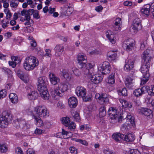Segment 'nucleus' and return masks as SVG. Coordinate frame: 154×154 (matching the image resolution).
<instances>
[{
  "instance_id": "nucleus-1",
  "label": "nucleus",
  "mask_w": 154,
  "mask_h": 154,
  "mask_svg": "<svg viewBox=\"0 0 154 154\" xmlns=\"http://www.w3.org/2000/svg\"><path fill=\"white\" fill-rule=\"evenodd\" d=\"M87 58L85 55L82 53L78 54L77 56L78 67L82 69V72L90 79L91 82L98 84L102 80V78L97 75H94L92 65L90 63H87Z\"/></svg>"
},
{
  "instance_id": "nucleus-2",
  "label": "nucleus",
  "mask_w": 154,
  "mask_h": 154,
  "mask_svg": "<svg viewBox=\"0 0 154 154\" xmlns=\"http://www.w3.org/2000/svg\"><path fill=\"white\" fill-rule=\"evenodd\" d=\"M39 64V62L36 58L32 56L26 58L23 63V67L26 70H31Z\"/></svg>"
},
{
  "instance_id": "nucleus-3",
  "label": "nucleus",
  "mask_w": 154,
  "mask_h": 154,
  "mask_svg": "<svg viewBox=\"0 0 154 154\" xmlns=\"http://www.w3.org/2000/svg\"><path fill=\"white\" fill-rule=\"evenodd\" d=\"M13 119L12 115L7 111L3 112L2 115H0V127L5 128L10 123Z\"/></svg>"
},
{
  "instance_id": "nucleus-4",
  "label": "nucleus",
  "mask_w": 154,
  "mask_h": 154,
  "mask_svg": "<svg viewBox=\"0 0 154 154\" xmlns=\"http://www.w3.org/2000/svg\"><path fill=\"white\" fill-rule=\"evenodd\" d=\"M34 12L33 9H30L28 10L23 9L21 11V15L22 16H25L24 18L21 17L20 18V21L24 22L26 21L24 23L25 25H30L32 22H33L32 20L31 19L30 16L32 15Z\"/></svg>"
},
{
  "instance_id": "nucleus-5",
  "label": "nucleus",
  "mask_w": 154,
  "mask_h": 154,
  "mask_svg": "<svg viewBox=\"0 0 154 154\" xmlns=\"http://www.w3.org/2000/svg\"><path fill=\"white\" fill-rule=\"evenodd\" d=\"M67 90V86L64 83H60L58 85L57 87L52 90L51 91L52 95L54 97L56 96L62 97L63 93Z\"/></svg>"
},
{
  "instance_id": "nucleus-6",
  "label": "nucleus",
  "mask_w": 154,
  "mask_h": 154,
  "mask_svg": "<svg viewBox=\"0 0 154 154\" xmlns=\"http://www.w3.org/2000/svg\"><path fill=\"white\" fill-rule=\"evenodd\" d=\"M35 114L37 116L46 118L49 116V112L47 108L44 106H37L35 108Z\"/></svg>"
},
{
  "instance_id": "nucleus-7",
  "label": "nucleus",
  "mask_w": 154,
  "mask_h": 154,
  "mask_svg": "<svg viewBox=\"0 0 154 154\" xmlns=\"http://www.w3.org/2000/svg\"><path fill=\"white\" fill-rule=\"evenodd\" d=\"M153 51L150 48L147 49L143 53L142 56V60L144 63L151 64V60L153 59Z\"/></svg>"
},
{
  "instance_id": "nucleus-8",
  "label": "nucleus",
  "mask_w": 154,
  "mask_h": 154,
  "mask_svg": "<svg viewBox=\"0 0 154 154\" xmlns=\"http://www.w3.org/2000/svg\"><path fill=\"white\" fill-rule=\"evenodd\" d=\"M96 99L98 100L100 103L102 104H108L109 103V99L107 95L106 94H100L97 93L95 96Z\"/></svg>"
},
{
  "instance_id": "nucleus-9",
  "label": "nucleus",
  "mask_w": 154,
  "mask_h": 154,
  "mask_svg": "<svg viewBox=\"0 0 154 154\" xmlns=\"http://www.w3.org/2000/svg\"><path fill=\"white\" fill-rule=\"evenodd\" d=\"M98 71L103 74L109 73L110 72V68L109 63L105 62L102 64L100 65L98 68Z\"/></svg>"
},
{
  "instance_id": "nucleus-10",
  "label": "nucleus",
  "mask_w": 154,
  "mask_h": 154,
  "mask_svg": "<svg viewBox=\"0 0 154 154\" xmlns=\"http://www.w3.org/2000/svg\"><path fill=\"white\" fill-rule=\"evenodd\" d=\"M134 40L132 39H129L125 41L123 45V48L127 51L131 50L134 48Z\"/></svg>"
},
{
  "instance_id": "nucleus-11",
  "label": "nucleus",
  "mask_w": 154,
  "mask_h": 154,
  "mask_svg": "<svg viewBox=\"0 0 154 154\" xmlns=\"http://www.w3.org/2000/svg\"><path fill=\"white\" fill-rule=\"evenodd\" d=\"M38 89L42 88L46 89V84L47 82V78L46 77L41 76L39 77L38 78Z\"/></svg>"
},
{
  "instance_id": "nucleus-12",
  "label": "nucleus",
  "mask_w": 154,
  "mask_h": 154,
  "mask_svg": "<svg viewBox=\"0 0 154 154\" xmlns=\"http://www.w3.org/2000/svg\"><path fill=\"white\" fill-rule=\"evenodd\" d=\"M75 93L79 97L82 98L86 94V90L82 86H78L76 89Z\"/></svg>"
},
{
  "instance_id": "nucleus-13",
  "label": "nucleus",
  "mask_w": 154,
  "mask_h": 154,
  "mask_svg": "<svg viewBox=\"0 0 154 154\" xmlns=\"http://www.w3.org/2000/svg\"><path fill=\"white\" fill-rule=\"evenodd\" d=\"M141 20L139 18H136L134 19L132 26V29L135 30L134 32L141 29Z\"/></svg>"
},
{
  "instance_id": "nucleus-14",
  "label": "nucleus",
  "mask_w": 154,
  "mask_h": 154,
  "mask_svg": "<svg viewBox=\"0 0 154 154\" xmlns=\"http://www.w3.org/2000/svg\"><path fill=\"white\" fill-rule=\"evenodd\" d=\"M40 93V94L43 99L45 100H48L50 97V95L47 91V89L46 87V89L44 88L38 89Z\"/></svg>"
},
{
  "instance_id": "nucleus-15",
  "label": "nucleus",
  "mask_w": 154,
  "mask_h": 154,
  "mask_svg": "<svg viewBox=\"0 0 154 154\" xmlns=\"http://www.w3.org/2000/svg\"><path fill=\"white\" fill-rule=\"evenodd\" d=\"M49 77L51 83L54 85H57L60 82V79L53 73H50Z\"/></svg>"
},
{
  "instance_id": "nucleus-16",
  "label": "nucleus",
  "mask_w": 154,
  "mask_h": 154,
  "mask_svg": "<svg viewBox=\"0 0 154 154\" xmlns=\"http://www.w3.org/2000/svg\"><path fill=\"white\" fill-rule=\"evenodd\" d=\"M54 50L56 56H60L64 50V47L61 45H57L55 47Z\"/></svg>"
},
{
  "instance_id": "nucleus-17",
  "label": "nucleus",
  "mask_w": 154,
  "mask_h": 154,
  "mask_svg": "<svg viewBox=\"0 0 154 154\" xmlns=\"http://www.w3.org/2000/svg\"><path fill=\"white\" fill-rule=\"evenodd\" d=\"M107 37L112 44H115L116 42L115 35L111 31L109 30L106 32Z\"/></svg>"
},
{
  "instance_id": "nucleus-18",
  "label": "nucleus",
  "mask_w": 154,
  "mask_h": 154,
  "mask_svg": "<svg viewBox=\"0 0 154 154\" xmlns=\"http://www.w3.org/2000/svg\"><path fill=\"white\" fill-rule=\"evenodd\" d=\"M134 63V61L131 60H128V61H126L124 67V70L126 71H129L133 68Z\"/></svg>"
},
{
  "instance_id": "nucleus-19",
  "label": "nucleus",
  "mask_w": 154,
  "mask_h": 154,
  "mask_svg": "<svg viewBox=\"0 0 154 154\" xmlns=\"http://www.w3.org/2000/svg\"><path fill=\"white\" fill-rule=\"evenodd\" d=\"M77 99L74 97H71L68 100L69 106L72 108L76 107L77 105Z\"/></svg>"
},
{
  "instance_id": "nucleus-20",
  "label": "nucleus",
  "mask_w": 154,
  "mask_h": 154,
  "mask_svg": "<svg viewBox=\"0 0 154 154\" xmlns=\"http://www.w3.org/2000/svg\"><path fill=\"white\" fill-rule=\"evenodd\" d=\"M113 139L116 141L121 143L122 140H123L124 134L120 133H116L113 134L112 135Z\"/></svg>"
},
{
  "instance_id": "nucleus-21",
  "label": "nucleus",
  "mask_w": 154,
  "mask_h": 154,
  "mask_svg": "<svg viewBox=\"0 0 154 154\" xmlns=\"http://www.w3.org/2000/svg\"><path fill=\"white\" fill-rule=\"evenodd\" d=\"M142 113L145 116L149 117V118H151L153 116L152 111L150 109L147 108H143L141 110Z\"/></svg>"
},
{
  "instance_id": "nucleus-22",
  "label": "nucleus",
  "mask_w": 154,
  "mask_h": 154,
  "mask_svg": "<svg viewBox=\"0 0 154 154\" xmlns=\"http://www.w3.org/2000/svg\"><path fill=\"white\" fill-rule=\"evenodd\" d=\"M123 140L127 142H132L135 139V136L133 133H129L126 135L124 134Z\"/></svg>"
},
{
  "instance_id": "nucleus-23",
  "label": "nucleus",
  "mask_w": 154,
  "mask_h": 154,
  "mask_svg": "<svg viewBox=\"0 0 154 154\" xmlns=\"http://www.w3.org/2000/svg\"><path fill=\"white\" fill-rule=\"evenodd\" d=\"M149 64V65H148L147 64L143 63V64L142 65L140 70L141 72L143 74V75H145L147 73L149 74V69L151 65L150 64Z\"/></svg>"
},
{
  "instance_id": "nucleus-24",
  "label": "nucleus",
  "mask_w": 154,
  "mask_h": 154,
  "mask_svg": "<svg viewBox=\"0 0 154 154\" xmlns=\"http://www.w3.org/2000/svg\"><path fill=\"white\" fill-rule=\"evenodd\" d=\"M108 112L110 118H112L113 116H118L117 115V112L116 108L113 107H111L109 108Z\"/></svg>"
},
{
  "instance_id": "nucleus-25",
  "label": "nucleus",
  "mask_w": 154,
  "mask_h": 154,
  "mask_svg": "<svg viewBox=\"0 0 154 154\" xmlns=\"http://www.w3.org/2000/svg\"><path fill=\"white\" fill-rule=\"evenodd\" d=\"M144 87H143L141 88H138L134 90L133 92V94L136 97H138L141 96L143 94L145 93L144 90Z\"/></svg>"
},
{
  "instance_id": "nucleus-26",
  "label": "nucleus",
  "mask_w": 154,
  "mask_h": 154,
  "mask_svg": "<svg viewBox=\"0 0 154 154\" xmlns=\"http://www.w3.org/2000/svg\"><path fill=\"white\" fill-rule=\"evenodd\" d=\"M30 127L29 124L26 123V121L23 119H20V128L25 129H28Z\"/></svg>"
},
{
  "instance_id": "nucleus-27",
  "label": "nucleus",
  "mask_w": 154,
  "mask_h": 154,
  "mask_svg": "<svg viewBox=\"0 0 154 154\" xmlns=\"http://www.w3.org/2000/svg\"><path fill=\"white\" fill-rule=\"evenodd\" d=\"M9 97L11 102L12 103L16 104L18 102V97L16 94L11 93L9 94Z\"/></svg>"
},
{
  "instance_id": "nucleus-28",
  "label": "nucleus",
  "mask_w": 154,
  "mask_h": 154,
  "mask_svg": "<svg viewBox=\"0 0 154 154\" xmlns=\"http://www.w3.org/2000/svg\"><path fill=\"white\" fill-rule=\"evenodd\" d=\"M33 119L35 120L36 125L38 127L42 126L43 125V122L41 117L37 116L36 115H32Z\"/></svg>"
},
{
  "instance_id": "nucleus-29",
  "label": "nucleus",
  "mask_w": 154,
  "mask_h": 154,
  "mask_svg": "<svg viewBox=\"0 0 154 154\" xmlns=\"http://www.w3.org/2000/svg\"><path fill=\"white\" fill-rule=\"evenodd\" d=\"M150 8V5H146L143 7L141 9V11L142 13H143L144 14L148 16L149 14Z\"/></svg>"
},
{
  "instance_id": "nucleus-30",
  "label": "nucleus",
  "mask_w": 154,
  "mask_h": 154,
  "mask_svg": "<svg viewBox=\"0 0 154 154\" xmlns=\"http://www.w3.org/2000/svg\"><path fill=\"white\" fill-rule=\"evenodd\" d=\"M107 56L109 60H114L117 58V54L113 51H110L107 54Z\"/></svg>"
},
{
  "instance_id": "nucleus-31",
  "label": "nucleus",
  "mask_w": 154,
  "mask_h": 154,
  "mask_svg": "<svg viewBox=\"0 0 154 154\" xmlns=\"http://www.w3.org/2000/svg\"><path fill=\"white\" fill-rule=\"evenodd\" d=\"M132 81L133 79L130 77H128L126 79L125 85L129 89H131L133 86Z\"/></svg>"
},
{
  "instance_id": "nucleus-32",
  "label": "nucleus",
  "mask_w": 154,
  "mask_h": 154,
  "mask_svg": "<svg viewBox=\"0 0 154 154\" xmlns=\"http://www.w3.org/2000/svg\"><path fill=\"white\" fill-rule=\"evenodd\" d=\"M28 96L30 100H34L37 97L38 94L36 91H34L28 94Z\"/></svg>"
},
{
  "instance_id": "nucleus-33",
  "label": "nucleus",
  "mask_w": 154,
  "mask_h": 154,
  "mask_svg": "<svg viewBox=\"0 0 154 154\" xmlns=\"http://www.w3.org/2000/svg\"><path fill=\"white\" fill-rule=\"evenodd\" d=\"M122 117L121 116L119 115L118 116H113L112 118H110V122L111 123L115 124L117 122H120L122 121Z\"/></svg>"
},
{
  "instance_id": "nucleus-34",
  "label": "nucleus",
  "mask_w": 154,
  "mask_h": 154,
  "mask_svg": "<svg viewBox=\"0 0 154 154\" xmlns=\"http://www.w3.org/2000/svg\"><path fill=\"white\" fill-rule=\"evenodd\" d=\"M120 102L122 103L123 106L125 108H131L132 106L131 103L128 102L125 100L121 99L120 100Z\"/></svg>"
},
{
  "instance_id": "nucleus-35",
  "label": "nucleus",
  "mask_w": 154,
  "mask_h": 154,
  "mask_svg": "<svg viewBox=\"0 0 154 154\" xmlns=\"http://www.w3.org/2000/svg\"><path fill=\"white\" fill-rule=\"evenodd\" d=\"M107 82L110 84H113L115 82V73H112L108 78Z\"/></svg>"
},
{
  "instance_id": "nucleus-36",
  "label": "nucleus",
  "mask_w": 154,
  "mask_h": 154,
  "mask_svg": "<svg viewBox=\"0 0 154 154\" xmlns=\"http://www.w3.org/2000/svg\"><path fill=\"white\" fill-rule=\"evenodd\" d=\"M99 116L100 117H103L106 116V112L105 106H101L99 109Z\"/></svg>"
},
{
  "instance_id": "nucleus-37",
  "label": "nucleus",
  "mask_w": 154,
  "mask_h": 154,
  "mask_svg": "<svg viewBox=\"0 0 154 154\" xmlns=\"http://www.w3.org/2000/svg\"><path fill=\"white\" fill-rule=\"evenodd\" d=\"M71 113L73 118H74V121L76 122H79L81 119L79 113L76 111H72Z\"/></svg>"
},
{
  "instance_id": "nucleus-38",
  "label": "nucleus",
  "mask_w": 154,
  "mask_h": 154,
  "mask_svg": "<svg viewBox=\"0 0 154 154\" xmlns=\"http://www.w3.org/2000/svg\"><path fill=\"white\" fill-rule=\"evenodd\" d=\"M143 78L141 80V82L140 85H143L145 84L149 80V74L147 73L145 75H143Z\"/></svg>"
},
{
  "instance_id": "nucleus-39",
  "label": "nucleus",
  "mask_w": 154,
  "mask_h": 154,
  "mask_svg": "<svg viewBox=\"0 0 154 154\" xmlns=\"http://www.w3.org/2000/svg\"><path fill=\"white\" fill-rule=\"evenodd\" d=\"M17 74L18 76L22 80H23L25 82H27L26 80H25L24 79V73L23 72L20 70H18L17 72Z\"/></svg>"
},
{
  "instance_id": "nucleus-40",
  "label": "nucleus",
  "mask_w": 154,
  "mask_h": 154,
  "mask_svg": "<svg viewBox=\"0 0 154 154\" xmlns=\"http://www.w3.org/2000/svg\"><path fill=\"white\" fill-rule=\"evenodd\" d=\"M131 125L126 123L122 125L121 129L122 131H127L130 130L131 128Z\"/></svg>"
},
{
  "instance_id": "nucleus-41",
  "label": "nucleus",
  "mask_w": 154,
  "mask_h": 154,
  "mask_svg": "<svg viewBox=\"0 0 154 154\" xmlns=\"http://www.w3.org/2000/svg\"><path fill=\"white\" fill-rule=\"evenodd\" d=\"M62 73L63 76L64 78L66 79L67 80L70 79L71 77L67 70L64 69L63 70Z\"/></svg>"
},
{
  "instance_id": "nucleus-42",
  "label": "nucleus",
  "mask_w": 154,
  "mask_h": 154,
  "mask_svg": "<svg viewBox=\"0 0 154 154\" xmlns=\"http://www.w3.org/2000/svg\"><path fill=\"white\" fill-rule=\"evenodd\" d=\"M62 121L63 124L66 126H67L70 123V120L69 117H65L62 118Z\"/></svg>"
},
{
  "instance_id": "nucleus-43",
  "label": "nucleus",
  "mask_w": 154,
  "mask_h": 154,
  "mask_svg": "<svg viewBox=\"0 0 154 154\" xmlns=\"http://www.w3.org/2000/svg\"><path fill=\"white\" fill-rule=\"evenodd\" d=\"M66 127H68L69 129L71 131H74L76 127V125L72 122L70 123Z\"/></svg>"
},
{
  "instance_id": "nucleus-44",
  "label": "nucleus",
  "mask_w": 154,
  "mask_h": 154,
  "mask_svg": "<svg viewBox=\"0 0 154 154\" xmlns=\"http://www.w3.org/2000/svg\"><path fill=\"white\" fill-rule=\"evenodd\" d=\"M8 147L5 144H0V150L2 152H5L7 151Z\"/></svg>"
},
{
  "instance_id": "nucleus-45",
  "label": "nucleus",
  "mask_w": 154,
  "mask_h": 154,
  "mask_svg": "<svg viewBox=\"0 0 154 154\" xmlns=\"http://www.w3.org/2000/svg\"><path fill=\"white\" fill-rule=\"evenodd\" d=\"M19 4V2L17 0H12L10 2V5L12 7L14 8H16Z\"/></svg>"
},
{
  "instance_id": "nucleus-46",
  "label": "nucleus",
  "mask_w": 154,
  "mask_h": 154,
  "mask_svg": "<svg viewBox=\"0 0 154 154\" xmlns=\"http://www.w3.org/2000/svg\"><path fill=\"white\" fill-rule=\"evenodd\" d=\"M7 93L6 90L5 89L0 91V100L5 97L7 95Z\"/></svg>"
},
{
  "instance_id": "nucleus-47",
  "label": "nucleus",
  "mask_w": 154,
  "mask_h": 154,
  "mask_svg": "<svg viewBox=\"0 0 154 154\" xmlns=\"http://www.w3.org/2000/svg\"><path fill=\"white\" fill-rule=\"evenodd\" d=\"M119 95L121 94L122 96H125L127 95V91L126 88H123L122 90L119 91Z\"/></svg>"
},
{
  "instance_id": "nucleus-48",
  "label": "nucleus",
  "mask_w": 154,
  "mask_h": 154,
  "mask_svg": "<svg viewBox=\"0 0 154 154\" xmlns=\"http://www.w3.org/2000/svg\"><path fill=\"white\" fill-rule=\"evenodd\" d=\"M127 118L128 119H129V122L131 124V127L134 126V125H135L134 117L128 115L127 116Z\"/></svg>"
},
{
  "instance_id": "nucleus-49",
  "label": "nucleus",
  "mask_w": 154,
  "mask_h": 154,
  "mask_svg": "<svg viewBox=\"0 0 154 154\" xmlns=\"http://www.w3.org/2000/svg\"><path fill=\"white\" fill-rule=\"evenodd\" d=\"M11 59L12 61L14 60V61L16 65L17 64L20 63L21 62L20 59L18 57H16L15 56H13L11 57Z\"/></svg>"
},
{
  "instance_id": "nucleus-50",
  "label": "nucleus",
  "mask_w": 154,
  "mask_h": 154,
  "mask_svg": "<svg viewBox=\"0 0 154 154\" xmlns=\"http://www.w3.org/2000/svg\"><path fill=\"white\" fill-rule=\"evenodd\" d=\"M30 45L31 46V49L32 50H35L36 51L37 48H35L37 45L36 42L35 40L31 41L30 42Z\"/></svg>"
},
{
  "instance_id": "nucleus-51",
  "label": "nucleus",
  "mask_w": 154,
  "mask_h": 154,
  "mask_svg": "<svg viewBox=\"0 0 154 154\" xmlns=\"http://www.w3.org/2000/svg\"><path fill=\"white\" fill-rule=\"evenodd\" d=\"M14 126L17 128H20V119H17L14 121L13 123Z\"/></svg>"
},
{
  "instance_id": "nucleus-52",
  "label": "nucleus",
  "mask_w": 154,
  "mask_h": 154,
  "mask_svg": "<svg viewBox=\"0 0 154 154\" xmlns=\"http://www.w3.org/2000/svg\"><path fill=\"white\" fill-rule=\"evenodd\" d=\"M69 150L72 154H76L77 153L76 149L74 147L71 146L69 148Z\"/></svg>"
},
{
  "instance_id": "nucleus-53",
  "label": "nucleus",
  "mask_w": 154,
  "mask_h": 154,
  "mask_svg": "<svg viewBox=\"0 0 154 154\" xmlns=\"http://www.w3.org/2000/svg\"><path fill=\"white\" fill-rule=\"evenodd\" d=\"M103 152L105 154H116L115 152H113L109 149H104Z\"/></svg>"
},
{
  "instance_id": "nucleus-54",
  "label": "nucleus",
  "mask_w": 154,
  "mask_h": 154,
  "mask_svg": "<svg viewBox=\"0 0 154 154\" xmlns=\"http://www.w3.org/2000/svg\"><path fill=\"white\" fill-rule=\"evenodd\" d=\"M83 100L85 102L90 101L91 100V97L88 95H85L84 97H82Z\"/></svg>"
},
{
  "instance_id": "nucleus-55",
  "label": "nucleus",
  "mask_w": 154,
  "mask_h": 154,
  "mask_svg": "<svg viewBox=\"0 0 154 154\" xmlns=\"http://www.w3.org/2000/svg\"><path fill=\"white\" fill-rule=\"evenodd\" d=\"M148 94L151 96H154V85H153L151 88V89H149L147 91Z\"/></svg>"
},
{
  "instance_id": "nucleus-56",
  "label": "nucleus",
  "mask_w": 154,
  "mask_h": 154,
  "mask_svg": "<svg viewBox=\"0 0 154 154\" xmlns=\"http://www.w3.org/2000/svg\"><path fill=\"white\" fill-rule=\"evenodd\" d=\"M121 19L120 18H116L114 21V25H119L121 26Z\"/></svg>"
},
{
  "instance_id": "nucleus-57",
  "label": "nucleus",
  "mask_w": 154,
  "mask_h": 154,
  "mask_svg": "<svg viewBox=\"0 0 154 154\" xmlns=\"http://www.w3.org/2000/svg\"><path fill=\"white\" fill-rule=\"evenodd\" d=\"M62 134L66 136L68 135L69 136H70L69 134H71V135H72L71 132L66 131L64 129H62Z\"/></svg>"
},
{
  "instance_id": "nucleus-58",
  "label": "nucleus",
  "mask_w": 154,
  "mask_h": 154,
  "mask_svg": "<svg viewBox=\"0 0 154 154\" xmlns=\"http://www.w3.org/2000/svg\"><path fill=\"white\" fill-rule=\"evenodd\" d=\"M15 153L16 154H23V153L21 148L18 147L15 149Z\"/></svg>"
},
{
  "instance_id": "nucleus-59",
  "label": "nucleus",
  "mask_w": 154,
  "mask_h": 154,
  "mask_svg": "<svg viewBox=\"0 0 154 154\" xmlns=\"http://www.w3.org/2000/svg\"><path fill=\"white\" fill-rule=\"evenodd\" d=\"M32 14H33V17H34L36 19H38L39 18L40 16L39 15L37 11L34 10V12Z\"/></svg>"
},
{
  "instance_id": "nucleus-60",
  "label": "nucleus",
  "mask_w": 154,
  "mask_h": 154,
  "mask_svg": "<svg viewBox=\"0 0 154 154\" xmlns=\"http://www.w3.org/2000/svg\"><path fill=\"white\" fill-rule=\"evenodd\" d=\"M76 141L79 142L82 144L87 146L88 145V143L87 142V141L85 140H82L81 139H77L76 140Z\"/></svg>"
},
{
  "instance_id": "nucleus-61",
  "label": "nucleus",
  "mask_w": 154,
  "mask_h": 154,
  "mask_svg": "<svg viewBox=\"0 0 154 154\" xmlns=\"http://www.w3.org/2000/svg\"><path fill=\"white\" fill-rule=\"evenodd\" d=\"M2 71L5 73H7L8 74H11V70L7 68H4L2 69Z\"/></svg>"
},
{
  "instance_id": "nucleus-62",
  "label": "nucleus",
  "mask_w": 154,
  "mask_h": 154,
  "mask_svg": "<svg viewBox=\"0 0 154 154\" xmlns=\"http://www.w3.org/2000/svg\"><path fill=\"white\" fill-rule=\"evenodd\" d=\"M57 106L61 109H63L65 108V106L61 102H59L57 104Z\"/></svg>"
},
{
  "instance_id": "nucleus-63",
  "label": "nucleus",
  "mask_w": 154,
  "mask_h": 154,
  "mask_svg": "<svg viewBox=\"0 0 154 154\" xmlns=\"http://www.w3.org/2000/svg\"><path fill=\"white\" fill-rule=\"evenodd\" d=\"M26 152L27 154H35V151L33 149L31 148L28 149Z\"/></svg>"
},
{
  "instance_id": "nucleus-64",
  "label": "nucleus",
  "mask_w": 154,
  "mask_h": 154,
  "mask_svg": "<svg viewBox=\"0 0 154 154\" xmlns=\"http://www.w3.org/2000/svg\"><path fill=\"white\" fill-rule=\"evenodd\" d=\"M121 26L119 25H114L113 27V29L115 31H118L120 30Z\"/></svg>"
}]
</instances>
